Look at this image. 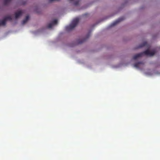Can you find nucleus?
<instances>
[{"label":"nucleus","mask_w":160,"mask_h":160,"mask_svg":"<svg viewBox=\"0 0 160 160\" xmlns=\"http://www.w3.org/2000/svg\"><path fill=\"white\" fill-rule=\"evenodd\" d=\"M155 53V52L154 50L150 51L148 49L143 52L135 55L133 56V59L135 60L138 58L144 55L152 56H153Z\"/></svg>","instance_id":"obj_1"},{"label":"nucleus","mask_w":160,"mask_h":160,"mask_svg":"<svg viewBox=\"0 0 160 160\" xmlns=\"http://www.w3.org/2000/svg\"><path fill=\"white\" fill-rule=\"evenodd\" d=\"M79 21V19L78 18H76L73 19L71 24L69 25L66 27V30L67 31H69L73 29L78 23Z\"/></svg>","instance_id":"obj_2"},{"label":"nucleus","mask_w":160,"mask_h":160,"mask_svg":"<svg viewBox=\"0 0 160 160\" xmlns=\"http://www.w3.org/2000/svg\"><path fill=\"white\" fill-rule=\"evenodd\" d=\"M124 19V18L123 17H121L119 18H118V20H116V21L113 22L111 24V26L113 27L116 24H117L119 22H120L122 21Z\"/></svg>","instance_id":"obj_3"},{"label":"nucleus","mask_w":160,"mask_h":160,"mask_svg":"<svg viewBox=\"0 0 160 160\" xmlns=\"http://www.w3.org/2000/svg\"><path fill=\"white\" fill-rule=\"evenodd\" d=\"M22 14V12L21 11H19L18 12H15V17L16 19L18 18Z\"/></svg>","instance_id":"obj_4"},{"label":"nucleus","mask_w":160,"mask_h":160,"mask_svg":"<svg viewBox=\"0 0 160 160\" xmlns=\"http://www.w3.org/2000/svg\"><path fill=\"white\" fill-rule=\"evenodd\" d=\"M141 64L143 65L144 64V63L142 62H138L137 63H135L134 65V66L135 67L137 68H139L140 65Z\"/></svg>","instance_id":"obj_5"},{"label":"nucleus","mask_w":160,"mask_h":160,"mask_svg":"<svg viewBox=\"0 0 160 160\" xmlns=\"http://www.w3.org/2000/svg\"><path fill=\"white\" fill-rule=\"evenodd\" d=\"M90 36V33H89L87 35L86 38L84 39L83 40H82L81 41H80L79 40H78V43H79V44H81V43H82L83 42H84Z\"/></svg>","instance_id":"obj_6"},{"label":"nucleus","mask_w":160,"mask_h":160,"mask_svg":"<svg viewBox=\"0 0 160 160\" xmlns=\"http://www.w3.org/2000/svg\"><path fill=\"white\" fill-rule=\"evenodd\" d=\"M29 18V16H27L23 20L22 22V24H25L28 20Z\"/></svg>","instance_id":"obj_7"},{"label":"nucleus","mask_w":160,"mask_h":160,"mask_svg":"<svg viewBox=\"0 0 160 160\" xmlns=\"http://www.w3.org/2000/svg\"><path fill=\"white\" fill-rule=\"evenodd\" d=\"M4 19L5 20V21L6 22V21L7 20L11 21L12 20V18L11 16H8L5 17V18H4Z\"/></svg>","instance_id":"obj_8"},{"label":"nucleus","mask_w":160,"mask_h":160,"mask_svg":"<svg viewBox=\"0 0 160 160\" xmlns=\"http://www.w3.org/2000/svg\"><path fill=\"white\" fill-rule=\"evenodd\" d=\"M6 22L5 20L4 19L0 21V26L1 25L4 26L6 25Z\"/></svg>","instance_id":"obj_9"},{"label":"nucleus","mask_w":160,"mask_h":160,"mask_svg":"<svg viewBox=\"0 0 160 160\" xmlns=\"http://www.w3.org/2000/svg\"><path fill=\"white\" fill-rule=\"evenodd\" d=\"M147 43L146 42H144L142 43L139 47V48H142L144 46H146L147 45Z\"/></svg>","instance_id":"obj_10"},{"label":"nucleus","mask_w":160,"mask_h":160,"mask_svg":"<svg viewBox=\"0 0 160 160\" xmlns=\"http://www.w3.org/2000/svg\"><path fill=\"white\" fill-rule=\"evenodd\" d=\"M57 22H58L57 20L56 19H55V20H54L52 22V23L53 25H54L57 24Z\"/></svg>","instance_id":"obj_11"},{"label":"nucleus","mask_w":160,"mask_h":160,"mask_svg":"<svg viewBox=\"0 0 160 160\" xmlns=\"http://www.w3.org/2000/svg\"><path fill=\"white\" fill-rule=\"evenodd\" d=\"M53 25L52 23H50L48 24V28H52Z\"/></svg>","instance_id":"obj_12"},{"label":"nucleus","mask_w":160,"mask_h":160,"mask_svg":"<svg viewBox=\"0 0 160 160\" xmlns=\"http://www.w3.org/2000/svg\"><path fill=\"white\" fill-rule=\"evenodd\" d=\"M11 0H4V4L5 5H6L7 3L10 1Z\"/></svg>","instance_id":"obj_13"},{"label":"nucleus","mask_w":160,"mask_h":160,"mask_svg":"<svg viewBox=\"0 0 160 160\" xmlns=\"http://www.w3.org/2000/svg\"><path fill=\"white\" fill-rule=\"evenodd\" d=\"M59 0H49V2H52L55 1H58Z\"/></svg>","instance_id":"obj_14"}]
</instances>
